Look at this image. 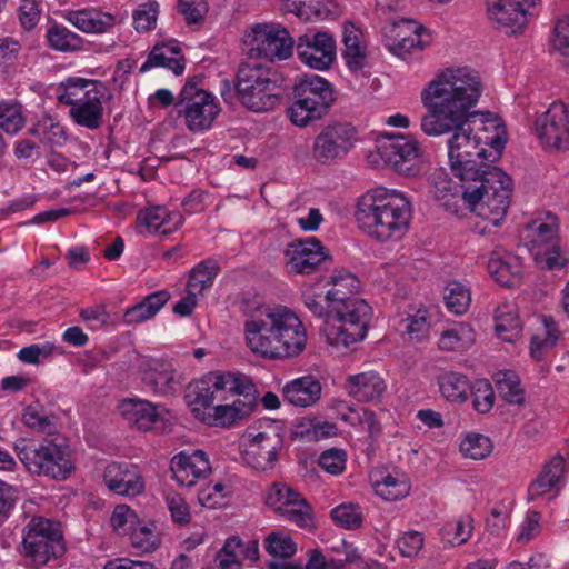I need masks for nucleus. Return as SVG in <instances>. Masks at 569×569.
I'll list each match as a JSON object with an SVG mask.
<instances>
[{
	"mask_svg": "<svg viewBox=\"0 0 569 569\" xmlns=\"http://www.w3.org/2000/svg\"><path fill=\"white\" fill-rule=\"evenodd\" d=\"M481 94V82L469 68L447 69L431 80L421 92L427 114L421 118V130L428 136L453 132L448 139V158L452 174L465 184L493 168L500 158L505 141L492 138L493 153H487L481 139L473 134L472 124L489 112L471 111Z\"/></svg>",
	"mask_w": 569,
	"mask_h": 569,
	"instance_id": "1",
	"label": "nucleus"
},
{
	"mask_svg": "<svg viewBox=\"0 0 569 569\" xmlns=\"http://www.w3.org/2000/svg\"><path fill=\"white\" fill-rule=\"evenodd\" d=\"M243 330L249 349L269 360L298 357L308 340L302 321L287 307L268 309L262 317L247 320Z\"/></svg>",
	"mask_w": 569,
	"mask_h": 569,
	"instance_id": "2",
	"label": "nucleus"
},
{
	"mask_svg": "<svg viewBox=\"0 0 569 569\" xmlns=\"http://www.w3.org/2000/svg\"><path fill=\"white\" fill-rule=\"evenodd\" d=\"M412 206L405 192L378 187L361 194L355 219L368 237L386 243L405 237L410 227Z\"/></svg>",
	"mask_w": 569,
	"mask_h": 569,
	"instance_id": "3",
	"label": "nucleus"
},
{
	"mask_svg": "<svg viewBox=\"0 0 569 569\" xmlns=\"http://www.w3.org/2000/svg\"><path fill=\"white\" fill-rule=\"evenodd\" d=\"M223 101L231 104L237 98L252 112L273 110L282 97V79L276 70L261 63H241L236 81L223 79L219 87Z\"/></svg>",
	"mask_w": 569,
	"mask_h": 569,
	"instance_id": "4",
	"label": "nucleus"
},
{
	"mask_svg": "<svg viewBox=\"0 0 569 569\" xmlns=\"http://www.w3.org/2000/svg\"><path fill=\"white\" fill-rule=\"evenodd\" d=\"M462 199L470 211L477 212L492 227L503 221L512 194V179L500 168L493 167L470 182L460 184Z\"/></svg>",
	"mask_w": 569,
	"mask_h": 569,
	"instance_id": "5",
	"label": "nucleus"
},
{
	"mask_svg": "<svg viewBox=\"0 0 569 569\" xmlns=\"http://www.w3.org/2000/svg\"><path fill=\"white\" fill-rule=\"evenodd\" d=\"M13 449L20 462L32 476L62 481L76 469L70 446L64 439L20 438L13 443Z\"/></svg>",
	"mask_w": 569,
	"mask_h": 569,
	"instance_id": "6",
	"label": "nucleus"
},
{
	"mask_svg": "<svg viewBox=\"0 0 569 569\" xmlns=\"http://www.w3.org/2000/svg\"><path fill=\"white\" fill-rule=\"evenodd\" d=\"M336 101L331 82L315 73L298 76L292 86L290 103L286 114L299 128L323 119Z\"/></svg>",
	"mask_w": 569,
	"mask_h": 569,
	"instance_id": "7",
	"label": "nucleus"
},
{
	"mask_svg": "<svg viewBox=\"0 0 569 569\" xmlns=\"http://www.w3.org/2000/svg\"><path fill=\"white\" fill-rule=\"evenodd\" d=\"M66 541L59 523L32 517L22 528L17 551L29 569H41L66 553Z\"/></svg>",
	"mask_w": 569,
	"mask_h": 569,
	"instance_id": "8",
	"label": "nucleus"
},
{
	"mask_svg": "<svg viewBox=\"0 0 569 569\" xmlns=\"http://www.w3.org/2000/svg\"><path fill=\"white\" fill-rule=\"evenodd\" d=\"M335 306L332 322L325 327L328 343L349 347L362 341L367 337L373 316L371 306L360 297Z\"/></svg>",
	"mask_w": 569,
	"mask_h": 569,
	"instance_id": "9",
	"label": "nucleus"
},
{
	"mask_svg": "<svg viewBox=\"0 0 569 569\" xmlns=\"http://www.w3.org/2000/svg\"><path fill=\"white\" fill-rule=\"evenodd\" d=\"M198 84L197 78L187 81L176 104L179 117L183 118L186 127L193 133L210 130L221 112L216 96Z\"/></svg>",
	"mask_w": 569,
	"mask_h": 569,
	"instance_id": "10",
	"label": "nucleus"
},
{
	"mask_svg": "<svg viewBox=\"0 0 569 569\" xmlns=\"http://www.w3.org/2000/svg\"><path fill=\"white\" fill-rule=\"evenodd\" d=\"M264 503L274 513L300 529L312 531L315 513L311 505L292 487L273 482L266 491Z\"/></svg>",
	"mask_w": 569,
	"mask_h": 569,
	"instance_id": "11",
	"label": "nucleus"
},
{
	"mask_svg": "<svg viewBox=\"0 0 569 569\" xmlns=\"http://www.w3.org/2000/svg\"><path fill=\"white\" fill-rule=\"evenodd\" d=\"M377 153L395 172L416 177L420 172L421 150L418 142L403 134H390L378 141Z\"/></svg>",
	"mask_w": 569,
	"mask_h": 569,
	"instance_id": "12",
	"label": "nucleus"
},
{
	"mask_svg": "<svg viewBox=\"0 0 569 569\" xmlns=\"http://www.w3.org/2000/svg\"><path fill=\"white\" fill-rule=\"evenodd\" d=\"M533 133L545 149L569 150V103L553 101L537 113Z\"/></svg>",
	"mask_w": 569,
	"mask_h": 569,
	"instance_id": "13",
	"label": "nucleus"
},
{
	"mask_svg": "<svg viewBox=\"0 0 569 569\" xmlns=\"http://www.w3.org/2000/svg\"><path fill=\"white\" fill-rule=\"evenodd\" d=\"M528 230L531 232L528 236L529 250L540 267L557 270L568 264V259L561 250L556 223L532 220L528 223Z\"/></svg>",
	"mask_w": 569,
	"mask_h": 569,
	"instance_id": "14",
	"label": "nucleus"
},
{
	"mask_svg": "<svg viewBox=\"0 0 569 569\" xmlns=\"http://www.w3.org/2000/svg\"><path fill=\"white\" fill-rule=\"evenodd\" d=\"M283 256L291 274H312L332 260L328 249L316 237L290 242Z\"/></svg>",
	"mask_w": 569,
	"mask_h": 569,
	"instance_id": "15",
	"label": "nucleus"
},
{
	"mask_svg": "<svg viewBox=\"0 0 569 569\" xmlns=\"http://www.w3.org/2000/svg\"><path fill=\"white\" fill-rule=\"evenodd\" d=\"M357 133L356 127L349 122L327 124L315 139V159L326 164L346 156L353 148Z\"/></svg>",
	"mask_w": 569,
	"mask_h": 569,
	"instance_id": "16",
	"label": "nucleus"
},
{
	"mask_svg": "<svg viewBox=\"0 0 569 569\" xmlns=\"http://www.w3.org/2000/svg\"><path fill=\"white\" fill-rule=\"evenodd\" d=\"M223 379V372L211 371L187 386L186 402L199 420L213 407L214 401H227Z\"/></svg>",
	"mask_w": 569,
	"mask_h": 569,
	"instance_id": "17",
	"label": "nucleus"
},
{
	"mask_svg": "<svg viewBox=\"0 0 569 569\" xmlns=\"http://www.w3.org/2000/svg\"><path fill=\"white\" fill-rule=\"evenodd\" d=\"M296 50L299 59L315 70H327L336 59V40L325 31L298 37Z\"/></svg>",
	"mask_w": 569,
	"mask_h": 569,
	"instance_id": "18",
	"label": "nucleus"
},
{
	"mask_svg": "<svg viewBox=\"0 0 569 569\" xmlns=\"http://www.w3.org/2000/svg\"><path fill=\"white\" fill-rule=\"evenodd\" d=\"M540 0H487V13L507 33H521Z\"/></svg>",
	"mask_w": 569,
	"mask_h": 569,
	"instance_id": "19",
	"label": "nucleus"
},
{
	"mask_svg": "<svg viewBox=\"0 0 569 569\" xmlns=\"http://www.w3.org/2000/svg\"><path fill=\"white\" fill-rule=\"evenodd\" d=\"M283 446V437L277 430L270 429L258 432L244 450L243 460L250 468L257 471L266 472L273 470Z\"/></svg>",
	"mask_w": 569,
	"mask_h": 569,
	"instance_id": "20",
	"label": "nucleus"
},
{
	"mask_svg": "<svg viewBox=\"0 0 569 569\" xmlns=\"http://www.w3.org/2000/svg\"><path fill=\"white\" fill-rule=\"evenodd\" d=\"M256 46L250 48V56L263 58L270 62L286 60L292 54L295 41L284 28H254Z\"/></svg>",
	"mask_w": 569,
	"mask_h": 569,
	"instance_id": "21",
	"label": "nucleus"
},
{
	"mask_svg": "<svg viewBox=\"0 0 569 569\" xmlns=\"http://www.w3.org/2000/svg\"><path fill=\"white\" fill-rule=\"evenodd\" d=\"M103 482L119 496L136 497L144 490V480L137 465L113 461L106 466Z\"/></svg>",
	"mask_w": 569,
	"mask_h": 569,
	"instance_id": "22",
	"label": "nucleus"
},
{
	"mask_svg": "<svg viewBox=\"0 0 569 569\" xmlns=\"http://www.w3.org/2000/svg\"><path fill=\"white\" fill-rule=\"evenodd\" d=\"M170 469L178 485L192 487L211 472V465L208 455L198 449L173 456Z\"/></svg>",
	"mask_w": 569,
	"mask_h": 569,
	"instance_id": "23",
	"label": "nucleus"
},
{
	"mask_svg": "<svg viewBox=\"0 0 569 569\" xmlns=\"http://www.w3.org/2000/svg\"><path fill=\"white\" fill-rule=\"evenodd\" d=\"M345 389L358 402L377 405L387 392V382L379 372L369 370L348 376Z\"/></svg>",
	"mask_w": 569,
	"mask_h": 569,
	"instance_id": "24",
	"label": "nucleus"
},
{
	"mask_svg": "<svg viewBox=\"0 0 569 569\" xmlns=\"http://www.w3.org/2000/svg\"><path fill=\"white\" fill-rule=\"evenodd\" d=\"M113 98L104 83L102 88L89 93L81 103L70 108L69 117L72 121L90 130H98L103 124V102Z\"/></svg>",
	"mask_w": 569,
	"mask_h": 569,
	"instance_id": "25",
	"label": "nucleus"
},
{
	"mask_svg": "<svg viewBox=\"0 0 569 569\" xmlns=\"http://www.w3.org/2000/svg\"><path fill=\"white\" fill-rule=\"evenodd\" d=\"M141 380L157 395L167 396L177 390L176 369L172 362L164 359H149L143 367Z\"/></svg>",
	"mask_w": 569,
	"mask_h": 569,
	"instance_id": "26",
	"label": "nucleus"
},
{
	"mask_svg": "<svg viewBox=\"0 0 569 569\" xmlns=\"http://www.w3.org/2000/svg\"><path fill=\"white\" fill-rule=\"evenodd\" d=\"M487 267L491 278L503 287H515L521 283L522 259L512 252L492 251Z\"/></svg>",
	"mask_w": 569,
	"mask_h": 569,
	"instance_id": "27",
	"label": "nucleus"
},
{
	"mask_svg": "<svg viewBox=\"0 0 569 569\" xmlns=\"http://www.w3.org/2000/svg\"><path fill=\"white\" fill-rule=\"evenodd\" d=\"M64 18L80 31L90 34L107 33L117 23L116 16L93 7L69 10L66 12Z\"/></svg>",
	"mask_w": 569,
	"mask_h": 569,
	"instance_id": "28",
	"label": "nucleus"
},
{
	"mask_svg": "<svg viewBox=\"0 0 569 569\" xmlns=\"http://www.w3.org/2000/svg\"><path fill=\"white\" fill-rule=\"evenodd\" d=\"M160 408L161 406L138 397L122 399L118 406L123 419L142 431L151 430L161 419Z\"/></svg>",
	"mask_w": 569,
	"mask_h": 569,
	"instance_id": "29",
	"label": "nucleus"
},
{
	"mask_svg": "<svg viewBox=\"0 0 569 569\" xmlns=\"http://www.w3.org/2000/svg\"><path fill=\"white\" fill-rule=\"evenodd\" d=\"M406 24L410 27V34L402 36L401 27L395 26L396 38L388 41L386 47L402 60L411 61L420 57L421 51L428 44V40L423 39V33H426L425 27L417 26L411 21H406Z\"/></svg>",
	"mask_w": 569,
	"mask_h": 569,
	"instance_id": "30",
	"label": "nucleus"
},
{
	"mask_svg": "<svg viewBox=\"0 0 569 569\" xmlns=\"http://www.w3.org/2000/svg\"><path fill=\"white\" fill-rule=\"evenodd\" d=\"M153 68H166L176 76L186 69L184 58L177 41L157 43L149 52L147 60L141 64L140 72L144 73Z\"/></svg>",
	"mask_w": 569,
	"mask_h": 569,
	"instance_id": "31",
	"label": "nucleus"
},
{
	"mask_svg": "<svg viewBox=\"0 0 569 569\" xmlns=\"http://www.w3.org/2000/svg\"><path fill=\"white\" fill-rule=\"evenodd\" d=\"M322 386L320 381L310 375L287 382L282 389L284 400L299 408L316 405L320 400Z\"/></svg>",
	"mask_w": 569,
	"mask_h": 569,
	"instance_id": "32",
	"label": "nucleus"
},
{
	"mask_svg": "<svg viewBox=\"0 0 569 569\" xmlns=\"http://www.w3.org/2000/svg\"><path fill=\"white\" fill-rule=\"evenodd\" d=\"M182 222L183 218L181 214L171 213L162 206L142 209L137 214L138 227L143 228L148 233L170 234Z\"/></svg>",
	"mask_w": 569,
	"mask_h": 569,
	"instance_id": "33",
	"label": "nucleus"
},
{
	"mask_svg": "<svg viewBox=\"0 0 569 569\" xmlns=\"http://www.w3.org/2000/svg\"><path fill=\"white\" fill-rule=\"evenodd\" d=\"M565 471V459L557 453L542 466L539 475L533 479L527 489V500L533 501L548 492L559 483Z\"/></svg>",
	"mask_w": 569,
	"mask_h": 569,
	"instance_id": "34",
	"label": "nucleus"
},
{
	"mask_svg": "<svg viewBox=\"0 0 569 569\" xmlns=\"http://www.w3.org/2000/svg\"><path fill=\"white\" fill-rule=\"evenodd\" d=\"M101 80L86 79L81 77H68L54 89V94L59 103L74 108L87 99L89 93L102 88Z\"/></svg>",
	"mask_w": 569,
	"mask_h": 569,
	"instance_id": "35",
	"label": "nucleus"
},
{
	"mask_svg": "<svg viewBox=\"0 0 569 569\" xmlns=\"http://www.w3.org/2000/svg\"><path fill=\"white\" fill-rule=\"evenodd\" d=\"M331 0H283L281 10L292 13L302 21L325 20L335 13Z\"/></svg>",
	"mask_w": 569,
	"mask_h": 569,
	"instance_id": "36",
	"label": "nucleus"
},
{
	"mask_svg": "<svg viewBox=\"0 0 569 569\" xmlns=\"http://www.w3.org/2000/svg\"><path fill=\"white\" fill-rule=\"evenodd\" d=\"M361 36V30L355 23L346 22L343 24L342 43L345 50L342 57L352 72H359L366 67L367 50L360 42Z\"/></svg>",
	"mask_w": 569,
	"mask_h": 569,
	"instance_id": "37",
	"label": "nucleus"
},
{
	"mask_svg": "<svg viewBox=\"0 0 569 569\" xmlns=\"http://www.w3.org/2000/svg\"><path fill=\"white\" fill-rule=\"evenodd\" d=\"M169 299L170 293L167 290H158L146 296L141 301L126 309L123 322L137 325L153 318Z\"/></svg>",
	"mask_w": 569,
	"mask_h": 569,
	"instance_id": "38",
	"label": "nucleus"
},
{
	"mask_svg": "<svg viewBox=\"0 0 569 569\" xmlns=\"http://www.w3.org/2000/svg\"><path fill=\"white\" fill-rule=\"evenodd\" d=\"M476 340L472 327L467 322H458L441 332L438 346L446 351H462L469 349Z\"/></svg>",
	"mask_w": 569,
	"mask_h": 569,
	"instance_id": "39",
	"label": "nucleus"
},
{
	"mask_svg": "<svg viewBox=\"0 0 569 569\" xmlns=\"http://www.w3.org/2000/svg\"><path fill=\"white\" fill-rule=\"evenodd\" d=\"M328 284H331V288L327 290V299L333 301V305L359 297L360 280L351 272L333 273Z\"/></svg>",
	"mask_w": 569,
	"mask_h": 569,
	"instance_id": "40",
	"label": "nucleus"
},
{
	"mask_svg": "<svg viewBox=\"0 0 569 569\" xmlns=\"http://www.w3.org/2000/svg\"><path fill=\"white\" fill-rule=\"evenodd\" d=\"M48 46L59 52H74L83 47V39L66 26L54 22L47 29Z\"/></svg>",
	"mask_w": 569,
	"mask_h": 569,
	"instance_id": "41",
	"label": "nucleus"
},
{
	"mask_svg": "<svg viewBox=\"0 0 569 569\" xmlns=\"http://www.w3.org/2000/svg\"><path fill=\"white\" fill-rule=\"evenodd\" d=\"M438 383L441 395L452 402H465L472 386L466 375L456 371L441 375Z\"/></svg>",
	"mask_w": 569,
	"mask_h": 569,
	"instance_id": "42",
	"label": "nucleus"
},
{
	"mask_svg": "<svg viewBox=\"0 0 569 569\" xmlns=\"http://www.w3.org/2000/svg\"><path fill=\"white\" fill-rule=\"evenodd\" d=\"M220 271V266L214 259H204L197 263L189 273L187 290L197 295L212 287L216 277Z\"/></svg>",
	"mask_w": 569,
	"mask_h": 569,
	"instance_id": "43",
	"label": "nucleus"
},
{
	"mask_svg": "<svg viewBox=\"0 0 569 569\" xmlns=\"http://www.w3.org/2000/svg\"><path fill=\"white\" fill-rule=\"evenodd\" d=\"M495 382L499 396L510 405L525 403V389L521 380L513 370H501L495 375Z\"/></svg>",
	"mask_w": 569,
	"mask_h": 569,
	"instance_id": "44",
	"label": "nucleus"
},
{
	"mask_svg": "<svg viewBox=\"0 0 569 569\" xmlns=\"http://www.w3.org/2000/svg\"><path fill=\"white\" fill-rule=\"evenodd\" d=\"M26 124L22 104L16 99L0 101V131L18 134Z\"/></svg>",
	"mask_w": 569,
	"mask_h": 569,
	"instance_id": "45",
	"label": "nucleus"
},
{
	"mask_svg": "<svg viewBox=\"0 0 569 569\" xmlns=\"http://www.w3.org/2000/svg\"><path fill=\"white\" fill-rule=\"evenodd\" d=\"M22 422L27 428L47 435L56 430L54 416L48 415L39 401L31 402L23 409Z\"/></svg>",
	"mask_w": 569,
	"mask_h": 569,
	"instance_id": "46",
	"label": "nucleus"
},
{
	"mask_svg": "<svg viewBox=\"0 0 569 569\" xmlns=\"http://www.w3.org/2000/svg\"><path fill=\"white\" fill-rule=\"evenodd\" d=\"M244 408L246 409H242V412H246L248 409L246 406ZM242 419L244 418L241 415V409H238L234 402H232L213 406L211 410L204 415L201 421L208 426L227 428L236 425L239 420Z\"/></svg>",
	"mask_w": 569,
	"mask_h": 569,
	"instance_id": "47",
	"label": "nucleus"
},
{
	"mask_svg": "<svg viewBox=\"0 0 569 569\" xmlns=\"http://www.w3.org/2000/svg\"><path fill=\"white\" fill-rule=\"evenodd\" d=\"M495 330L498 338L506 342H515L522 335L518 315L515 311H503L500 308L495 315Z\"/></svg>",
	"mask_w": 569,
	"mask_h": 569,
	"instance_id": "48",
	"label": "nucleus"
},
{
	"mask_svg": "<svg viewBox=\"0 0 569 569\" xmlns=\"http://www.w3.org/2000/svg\"><path fill=\"white\" fill-rule=\"evenodd\" d=\"M445 305L453 315H463L471 302L470 290L459 281H450L443 293Z\"/></svg>",
	"mask_w": 569,
	"mask_h": 569,
	"instance_id": "49",
	"label": "nucleus"
},
{
	"mask_svg": "<svg viewBox=\"0 0 569 569\" xmlns=\"http://www.w3.org/2000/svg\"><path fill=\"white\" fill-rule=\"evenodd\" d=\"M410 488V482L403 475L400 477L387 475L375 487L377 495L388 501H397L405 498L409 495Z\"/></svg>",
	"mask_w": 569,
	"mask_h": 569,
	"instance_id": "50",
	"label": "nucleus"
},
{
	"mask_svg": "<svg viewBox=\"0 0 569 569\" xmlns=\"http://www.w3.org/2000/svg\"><path fill=\"white\" fill-rule=\"evenodd\" d=\"M543 325L545 337L536 335L530 340V356L537 361L542 360L546 351L553 348L559 338L557 325L551 317L543 316Z\"/></svg>",
	"mask_w": 569,
	"mask_h": 569,
	"instance_id": "51",
	"label": "nucleus"
},
{
	"mask_svg": "<svg viewBox=\"0 0 569 569\" xmlns=\"http://www.w3.org/2000/svg\"><path fill=\"white\" fill-rule=\"evenodd\" d=\"M266 551L280 559H288L295 556L297 546L292 538L281 530L271 531L263 542Z\"/></svg>",
	"mask_w": 569,
	"mask_h": 569,
	"instance_id": "52",
	"label": "nucleus"
},
{
	"mask_svg": "<svg viewBox=\"0 0 569 569\" xmlns=\"http://www.w3.org/2000/svg\"><path fill=\"white\" fill-rule=\"evenodd\" d=\"M332 521L346 530H356L362 526V511L359 505L340 503L330 511Z\"/></svg>",
	"mask_w": 569,
	"mask_h": 569,
	"instance_id": "53",
	"label": "nucleus"
},
{
	"mask_svg": "<svg viewBox=\"0 0 569 569\" xmlns=\"http://www.w3.org/2000/svg\"><path fill=\"white\" fill-rule=\"evenodd\" d=\"M127 536L132 547L142 552H151L160 545V539L153 528L146 523L142 525L140 521L132 526Z\"/></svg>",
	"mask_w": 569,
	"mask_h": 569,
	"instance_id": "54",
	"label": "nucleus"
},
{
	"mask_svg": "<svg viewBox=\"0 0 569 569\" xmlns=\"http://www.w3.org/2000/svg\"><path fill=\"white\" fill-rule=\"evenodd\" d=\"M460 451L467 458L481 460L491 453L492 442L482 433H469L460 442Z\"/></svg>",
	"mask_w": 569,
	"mask_h": 569,
	"instance_id": "55",
	"label": "nucleus"
},
{
	"mask_svg": "<svg viewBox=\"0 0 569 569\" xmlns=\"http://www.w3.org/2000/svg\"><path fill=\"white\" fill-rule=\"evenodd\" d=\"M469 393L472 397V407L478 413H488L495 405V391L487 379L476 380Z\"/></svg>",
	"mask_w": 569,
	"mask_h": 569,
	"instance_id": "56",
	"label": "nucleus"
},
{
	"mask_svg": "<svg viewBox=\"0 0 569 569\" xmlns=\"http://www.w3.org/2000/svg\"><path fill=\"white\" fill-rule=\"evenodd\" d=\"M302 301L315 317L326 321V326L332 322L336 306L333 301L327 299V293L306 292L302 295Z\"/></svg>",
	"mask_w": 569,
	"mask_h": 569,
	"instance_id": "57",
	"label": "nucleus"
},
{
	"mask_svg": "<svg viewBox=\"0 0 569 569\" xmlns=\"http://www.w3.org/2000/svg\"><path fill=\"white\" fill-rule=\"evenodd\" d=\"M159 16V3L148 1L138 6L132 13V26L137 32H149L156 28Z\"/></svg>",
	"mask_w": 569,
	"mask_h": 569,
	"instance_id": "58",
	"label": "nucleus"
},
{
	"mask_svg": "<svg viewBox=\"0 0 569 569\" xmlns=\"http://www.w3.org/2000/svg\"><path fill=\"white\" fill-rule=\"evenodd\" d=\"M42 8L39 0H20L17 17L21 29L30 32L40 22Z\"/></svg>",
	"mask_w": 569,
	"mask_h": 569,
	"instance_id": "59",
	"label": "nucleus"
},
{
	"mask_svg": "<svg viewBox=\"0 0 569 569\" xmlns=\"http://www.w3.org/2000/svg\"><path fill=\"white\" fill-rule=\"evenodd\" d=\"M178 11L183 16L187 26L202 24L208 13L204 0H178Z\"/></svg>",
	"mask_w": 569,
	"mask_h": 569,
	"instance_id": "60",
	"label": "nucleus"
},
{
	"mask_svg": "<svg viewBox=\"0 0 569 569\" xmlns=\"http://www.w3.org/2000/svg\"><path fill=\"white\" fill-rule=\"evenodd\" d=\"M41 144L62 147L67 142V132L62 124L51 117L42 118Z\"/></svg>",
	"mask_w": 569,
	"mask_h": 569,
	"instance_id": "61",
	"label": "nucleus"
},
{
	"mask_svg": "<svg viewBox=\"0 0 569 569\" xmlns=\"http://www.w3.org/2000/svg\"><path fill=\"white\" fill-rule=\"evenodd\" d=\"M425 545V536L420 531L409 530L403 532L397 540L396 546L405 558H415L419 555Z\"/></svg>",
	"mask_w": 569,
	"mask_h": 569,
	"instance_id": "62",
	"label": "nucleus"
},
{
	"mask_svg": "<svg viewBox=\"0 0 569 569\" xmlns=\"http://www.w3.org/2000/svg\"><path fill=\"white\" fill-rule=\"evenodd\" d=\"M79 317L87 323L88 328L93 331H98L107 327L111 319L110 313L103 305L81 308Z\"/></svg>",
	"mask_w": 569,
	"mask_h": 569,
	"instance_id": "63",
	"label": "nucleus"
},
{
	"mask_svg": "<svg viewBox=\"0 0 569 569\" xmlns=\"http://www.w3.org/2000/svg\"><path fill=\"white\" fill-rule=\"evenodd\" d=\"M551 43L561 56L569 58V14L558 18L555 22Z\"/></svg>",
	"mask_w": 569,
	"mask_h": 569,
	"instance_id": "64",
	"label": "nucleus"
}]
</instances>
